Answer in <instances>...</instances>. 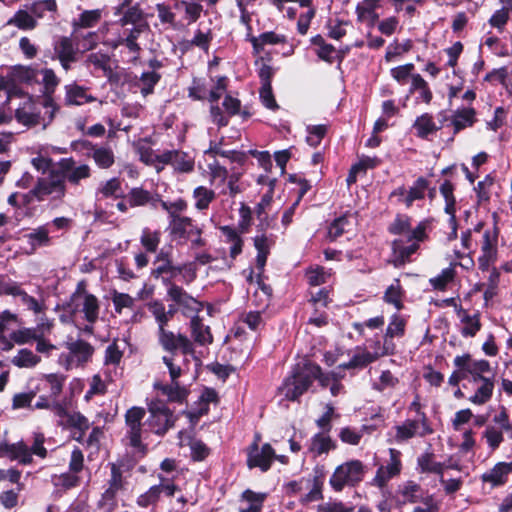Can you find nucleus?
I'll list each match as a JSON object with an SVG mask.
<instances>
[{"label":"nucleus","mask_w":512,"mask_h":512,"mask_svg":"<svg viewBox=\"0 0 512 512\" xmlns=\"http://www.w3.org/2000/svg\"><path fill=\"white\" fill-rule=\"evenodd\" d=\"M162 360L168 368L170 383L156 382L154 387L156 390L160 391L162 395L166 396L169 401L182 403L188 396V389L179 379L186 373L187 357L185 361L182 360L184 366L179 363L176 353L170 356H163Z\"/></svg>","instance_id":"2"},{"label":"nucleus","mask_w":512,"mask_h":512,"mask_svg":"<svg viewBox=\"0 0 512 512\" xmlns=\"http://www.w3.org/2000/svg\"><path fill=\"white\" fill-rule=\"evenodd\" d=\"M150 416L147 420L150 430L157 435H164L174 426L173 412L161 402H153L149 405Z\"/></svg>","instance_id":"16"},{"label":"nucleus","mask_w":512,"mask_h":512,"mask_svg":"<svg viewBox=\"0 0 512 512\" xmlns=\"http://www.w3.org/2000/svg\"><path fill=\"white\" fill-rule=\"evenodd\" d=\"M191 333L194 341L200 345L212 343L213 337L209 326L203 324L198 316H193L190 321Z\"/></svg>","instance_id":"37"},{"label":"nucleus","mask_w":512,"mask_h":512,"mask_svg":"<svg viewBox=\"0 0 512 512\" xmlns=\"http://www.w3.org/2000/svg\"><path fill=\"white\" fill-rule=\"evenodd\" d=\"M98 193L103 197L120 198L124 196L125 191L122 188L121 181L118 178H112L100 185Z\"/></svg>","instance_id":"59"},{"label":"nucleus","mask_w":512,"mask_h":512,"mask_svg":"<svg viewBox=\"0 0 512 512\" xmlns=\"http://www.w3.org/2000/svg\"><path fill=\"white\" fill-rule=\"evenodd\" d=\"M293 492H298L303 489L308 490V492L301 496L300 501L303 504H308L310 502L319 501L323 498L322 488H323V479L318 476H313L312 478L302 479L299 483L292 482L289 484Z\"/></svg>","instance_id":"21"},{"label":"nucleus","mask_w":512,"mask_h":512,"mask_svg":"<svg viewBox=\"0 0 512 512\" xmlns=\"http://www.w3.org/2000/svg\"><path fill=\"white\" fill-rule=\"evenodd\" d=\"M363 474V465L360 461H348L335 469L329 483L335 491H341L345 486H354L359 483Z\"/></svg>","instance_id":"12"},{"label":"nucleus","mask_w":512,"mask_h":512,"mask_svg":"<svg viewBox=\"0 0 512 512\" xmlns=\"http://www.w3.org/2000/svg\"><path fill=\"white\" fill-rule=\"evenodd\" d=\"M433 433V428L428 418L422 420L405 419L403 422L392 426L386 436L389 444L404 445L413 438H424Z\"/></svg>","instance_id":"5"},{"label":"nucleus","mask_w":512,"mask_h":512,"mask_svg":"<svg viewBox=\"0 0 512 512\" xmlns=\"http://www.w3.org/2000/svg\"><path fill=\"white\" fill-rule=\"evenodd\" d=\"M41 74L43 75L42 83L44 88L42 106L45 108L53 109L50 115V119H52L54 112L60 109V107L55 103L53 98L55 90L60 83V79L57 77L54 70L51 68L42 69Z\"/></svg>","instance_id":"24"},{"label":"nucleus","mask_w":512,"mask_h":512,"mask_svg":"<svg viewBox=\"0 0 512 512\" xmlns=\"http://www.w3.org/2000/svg\"><path fill=\"white\" fill-rule=\"evenodd\" d=\"M84 469V455L81 449L74 448L69 460V470L60 475H54L52 482L54 486L62 489H71L80 484L79 473Z\"/></svg>","instance_id":"14"},{"label":"nucleus","mask_w":512,"mask_h":512,"mask_svg":"<svg viewBox=\"0 0 512 512\" xmlns=\"http://www.w3.org/2000/svg\"><path fill=\"white\" fill-rule=\"evenodd\" d=\"M399 492L404 501L417 502L423 498V490L419 484L414 481H407L399 487Z\"/></svg>","instance_id":"55"},{"label":"nucleus","mask_w":512,"mask_h":512,"mask_svg":"<svg viewBox=\"0 0 512 512\" xmlns=\"http://www.w3.org/2000/svg\"><path fill=\"white\" fill-rule=\"evenodd\" d=\"M68 309L75 317L82 313L87 323H95L99 317V300L86 290V283L80 281L70 297Z\"/></svg>","instance_id":"7"},{"label":"nucleus","mask_w":512,"mask_h":512,"mask_svg":"<svg viewBox=\"0 0 512 512\" xmlns=\"http://www.w3.org/2000/svg\"><path fill=\"white\" fill-rule=\"evenodd\" d=\"M275 457L274 449L266 443L259 448L257 440L249 447L247 465L249 468L258 467L262 471H267Z\"/></svg>","instance_id":"20"},{"label":"nucleus","mask_w":512,"mask_h":512,"mask_svg":"<svg viewBox=\"0 0 512 512\" xmlns=\"http://www.w3.org/2000/svg\"><path fill=\"white\" fill-rule=\"evenodd\" d=\"M409 92L411 94L419 92L418 99H421L426 104H430L433 99V93L427 81L420 74L412 75Z\"/></svg>","instance_id":"41"},{"label":"nucleus","mask_w":512,"mask_h":512,"mask_svg":"<svg viewBox=\"0 0 512 512\" xmlns=\"http://www.w3.org/2000/svg\"><path fill=\"white\" fill-rule=\"evenodd\" d=\"M40 361L41 357L27 348L20 349L11 359V363L18 368H33Z\"/></svg>","instance_id":"45"},{"label":"nucleus","mask_w":512,"mask_h":512,"mask_svg":"<svg viewBox=\"0 0 512 512\" xmlns=\"http://www.w3.org/2000/svg\"><path fill=\"white\" fill-rule=\"evenodd\" d=\"M64 90L66 106H80L97 100L96 97L88 93L89 88L78 85L76 82L65 85Z\"/></svg>","instance_id":"27"},{"label":"nucleus","mask_w":512,"mask_h":512,"mask_svg":"<svg viewBox=\"0 0 512 512\" xmlns=\"http://www.w3.org/2000/svg\"><path fill=\"white\" fill-rule=\"evenodd\" d=\"M178 436L180 446L189 445L193 460L202 461L209 455V448L201 440L186 437L183 431H180Z\"/></svg>","instance_id":"35"},{"label":"nucleus","mask_w":512,"mask_h":512,"mask_svg":"<svg viewBox=\"0 0 512 512\" xmlns=\"http://www.w3.org/2000/svg\"><path fill=\"white\" fill-rule=\"evenodd\" d=\"M169 230L171 236L175 239L190 241L193 247L205 245V241L202 238L203 227L191 217L183 216L173 222H169Z\"/></svg>","instance_id":"10"},{"label":"nucleus","mask_w":512,"mask_h":512,"mask_svg":"<svg viewBox=\"0 0 512 512\" xmlns=\"http://www.w3.org/2000/svg\"><path fill=\"white\" fill-rule=\"evenodd\" d=\"M265 498V493H256L249 489L245 490L241 495L239 512H261Z\"/></svg>","instance_id":"34"},{"label":"nucleus","mask_w":512,"mask_h":512,"mask_svg":"<svg viewBox=\"0 0 512 512\" xmlns=\"http://www.w3.org/2000/svg\"><path fill=\"white\" fill-rule=\"evenodd\" d=\"M36 201H61L66 194V184L63 175L57 170L52 169L47 176L38 178L34 186Z\"/></svg>","instance_id":"8"},{"label":"nucleus","mask_w":512,"mask_h":512,"mask_svg":"<svg viewBox=\"0 0 512 512\" xmlns=\"http://www.w3.org/2000/svg\"><path fill=\"white\" fill-rule=\"evenodd\" d=\"M134 146L141 155V160L148 163L155 160L157 163L169 164L181 173H189L194 169V158L188 153L178 150L164 151L161 154L153 155L147 139H139L134 142Z\"/></svg>","instance_id":"3"},{"label":"nucleus","mask_w":512,"mask_h":512,"mask_svg":"<svg viewBox=\"0 0 512 512\" xmlns=\"http://www.w3.org/2000/svg\"><path fill=\"white\" fill-rule=\"evenodd\" d=\"M144 22H146L145 14L144 11L141 9L139 3H136L133 6L126 9L123 16L119 19V24L123 27L128 24L136 26Z\"/></svg>","instance_id":"51"},{"label":"nucleus","mask_w":512,"mask_h":512,"mask_svg":"<svg viewBox=\"0 0 512 512\" xmlns=\"http://www.w3.org/2000/svg\"><path fill=\"white\" fill-rule=\"evenodd\" d=\"M158 202L160 203L162 209L167 212L169 222H173L177 218L183 217L184 215H182V213L185 212L188 208V203L182 198H178L172 202L159 199Z\"/></svg>","instance_id":"47"},{"label":"nucleus","mask_w":512,"mask_h":512,"mask_svg":"<svg viewBox=\"0 0 512 512\" xmlns=\"http://www.w3.org/2000/svg\"><path fill=\"white\" fill-rule=\"evenodd\" d=\"M477 364H483V371L479 372V376H471L469 379V383L477 385V387L468 400L474 405L482 406L488 403L493 396L495 377L487 360H478Z\"/></svg>","instance_id":"9"},{"label":"nucleus","mask_w":512,"mask_h":512,"mask_svg":"<svg viewBox=\"0 0 512 512\" xmlns=\"http://www.w3.org/2000/svg\"><path fill=\"white\" fill-rule=\"evenodd\" d=\"M429 221H421L410 233L407 238H399L393 241V255L391 262L395 267H400L410 261L411 256L419 249V243L428 238L427 230Z\"/></svg>","instance_id":"4"},{"label":"nucleus","mask_w":512,"mask_h":512,"mask_svg":"<svg viewBox=\"0 0 512 512\" xmlns=\"http://www.w3.org/2000/svg\"><path fill=\"white\" fill-rule=\"evenodd\" d=\"M192 196L195 200V208L198 211H204L215 200L216 193L205 186H198L193 190Z\"/></svg>","instance_id":"44"},{"label":"nucleus","mask_w":512,"mask_h":512,"mask_svg":"<svg viewBox=\"0 0 512 512\" xmlns=\"http://www.w3.org/2000/svg\"><path fill=\"white\" fill-rule=\"evenodd\" d=\"M167 293L175 303L185 309L184 313L200 311V302L190 296L182 287L171 284Z\"/></svg>","instance_id":"30"},{"label":"nucleus","mask_w":512,"mask_h":512,"mask_svg":"<svg viewBox=\"0 0 512 512\" xmlns=\"http://www.w3.org/2000/svg\"><path fill=\"white\" fill-rule=\"evenodd\" d=\"M246 41L250 42L253 49V55H258L262 52L266 45L285 44L287 38L283 34H277L274 31H267L261 33L259 36L246 35Z\"/></svg>","instance_id":"28"},{"label":"nucleus","mask_w":512,"mask_h":512,"mask_svg":"<svg viewBox=\"0 0 512 512\" xmlns=\"http://www.w3.org/2000/svg\"><path fill=\"white\" fill-rule=\"evenodd\" d=\"M101 19V12L98 9L85 10L79 15L77 22L73 23L74 29L79 28H91L97 25Z\"/></svg>","instance_id":"62"},{"label":"nucleus","mask_w":512,"mask_h":512,"mask_svg":"<svg viewBox=\"0 0 512 512\" xmlns=\"http://www.w3.org/2000/svg\"><path fill=\"white\" fill-rule=\"evenodd\" d=\"M127 201L131 207L144 206L150 203L155 208L159 199L154 198L150 192L142 188H133L127 195Z\"/></svg>","instance_id":"43"},{"label":"nucleus","mask_w":512,"mask_h":512,"mask_svg":"<svg viewBox=\"0 0 512 512\" xmlns=\"http://www.w3.org/2000/svg\"><path fill=\"white\" fill-rule=\"evenodd\" d=\"M69 354L67 356V369L80 366L88 362L93 354V347L83 340H71L66 343Z\"/></svg>","instance_id":"23"},{"label":"nucleus","mask_w":512,"mask_h":512,"mask_svg":"<svg viewBox=\"0 0 512 512\" xmlns=\"http://www.w3.org/2000/svg\"><path fill=\"white\" fill-rule=\"evenodd\" d=\"M146 28H149L147 22L134 26L130 30L128 36L125 39H123L121 43L124 44L129 49V51L139 53L141 47L138 44L137 39Z\"/></svg>","instance_id":"61"},{"label":"nucleus","mask_w":512,"mask_h":512,"mask_svg":"<svg viewBox=\"0 0 512 512\" xmlns=\"http://www.w3.org/2000/svg\"><path fill=\"white\" fill-rule=\"evenodd\" d=\"M199 401H200V408L198 409V411L195 413H192V412L188 413V416L190 417L191 422H196L199 419V417L208 413L209 404L218 402V394L212 388H205L199 397Z\"/></svg>","instance_id":"40"},{"label":"nucleus","mask_w":512,"mask_h":512,"mask_svg":"<svg viewBox=\"0 0 512 512\" xmlns=\"http://www.w3.org/2000/svg\"><path fill=\"white\" fill-rule=\"evenodd\" d=\"M328 433L329 432L322 431L320 433L315 434L311 438L309 451L314 453L315 455H321L323 453H328L330 450L335 449L336 445Z\"/></svg>","instance_id":"38"},{"label":"nucleus","mask_w":512,"mask_h":512,"mask_svg":"<svg viewBox=\"0 0 512 512\" xmlns=\"http://www.w3.org/2000/svg\"><path fill=\"white\" fill-rule=\"evenodd\" d=\"M476 112L474 108H463L455 112L452 123L454 128H467L472 126L475 121Z\"/></svg>","instance_id":"56"},{"label":"nucleus","mask_w":512,"mask_h":512,"mask_svg":"<svg viewBox=\"0 0 512 512\" xmlns=\"http://www.w3.org/2000/svg\"><path fill=\"white\" fill-rule=\"evenodd\" d=\"M428 189V180L424 177H419L409 189H406L404 186L395 189L391 193V197H397L398 202L409 208L414 201L424 199Z\"/></svg>","instance_id":"19"},{"label":"nucleus","mask_w":512,"mask_h":512,"mask_svg":"<svg viewBox=\"0 0 512 512\" xmlns=\"http://www.w3.org/2000/svg\"><path fill=\"white\" fill-rule=\"evenodd\" d=\"M461 334L464 337H474L481 329L480 317L478 314L469 315L463 311L461 317Z\"/></svg>","instance_id":"50"},{"label":"nucleus","mask_w":512,"mask_h":512,"mask_svg":"<svg viewBox=\"0 0 512 512\" xmlns=\"http://www.w3.org/2000/svg\"><path fill=\"white\" fill-rule=\"evenodd\" d=\"M499 229L494 224L487 227L480 241V256L478 257L479 269L489 271L498 258Z\"/></svg>","instance_id":"13"},{"label":"nucleus","mask_w":512,"mask_h":512,"mask_svg":"<svg viewBox=\"0 0 512 512\" xmlns=\"http://www.w3.org/2000/svg\"><path fill=\"white\" fill-rule=\"evenodd\" d=\"M147 309L158 324V329L165 327L170 321V313H166V307L161 301L153 300L149 302Z\"/></svg>","instance_id":"52"},{"label":"nucleus","mask_w":512,"mask_h":512,"mask_svg":"<svg viewBox=\"0 0 512 512\" xmlns=\"http://www.w3.org/2000/svg\"><path fill=\"white\" fill-rule=\"evenodd\" d=\"M29 9L33 16L43 18L46 12L56 14L58 5L56 0H35Z\"/></svg>","instance_id":"60"},{"label":"nucleus","mask_w":512,"mask_h":512,"mask_svg":"<svg viewBox=\"0 0 512 512\" xmlns=\"http://www.w3.org/2000/svg\"><path fill=\"white\" fill-rule=\"evenodd\" d=\"M160 237L161 233L159 231H151L145 228L142 231L140 242L147 252L154 253L158 249Z\"/></svg>","instance_id":"63"},{"label":"nucleus","mask_w":512,"mask_h":512,"mask_svg":"<svg viewBox=\"0 0 512 512\" xmlns=\"http://www.w3.org/2000/svg\"><path fill=\"white\" fill-rule=\"evenodd\" d=\"M377 360V354L372 356L370 354V350L366 348H357L351 359L344 364L339 365L340 369H356V368H364L370 363H373Z\"/></svg>","instance_id":"36"},{"label":"nucleus","mask_w":512,"mask_h":512,"mask_svg":"<svg viewBox=\"0 0 512 512\" xmlns=\"http://www.w3.org/2000/svg\"><path fill=\"white\" fill-rule=\"evenodd\" d=\"M355 224V217L351 213H345L335 218L328 227V238L336 240L344 233L350 232Z\"/></svg>","instance_id":"31"},{"label":"nucleus","mask_w":512,"mask_h":512,"mask_svg":"<svg viewBox=\"0 0 512 512\" xmlns=\"http://www.w3.org/2000/svg\"><path fill=\"white\" fill-rule=\"evenodd\" d=\"M512 473L507 462H498L492 469L482 475V481L493 487L504 485L508 475Z\"/></svg>","instance_id":"33"},{"label":"nucleus","mask_w":512,"mask_h":512,"mask_svg":"<svg viewBox=\"0 0 512 512\" xmlns=\"http://www.w3.org/2000/svg\"><path fill=\"white\" fill-rule=\"evenodd\" d=\"M39 105L40 103L38 101L29 96L27 101H25L23 105L18 107L15 111V117L18 123L24 126L39 124L41 113Z\"/></svg>","instance_id":"26"},{"label":"nucleus","mask_w":512,"mask_h":512,"mask_svg":"<svg viewBox=\"0 0 512 512\" xmlns=\"http://www.w3.org/2000/svg\"><path fill=\"white\" fill-rule=\"evenodd\" d=\"M339 378L335 373L324 374L319 365L307 362L302 366L297 365L279 389L286 399L294 401L309 389L314 380L325 387Z\"/></svg>","instance_id":"1"},{"label":"nucleus","mask_w":512,"mask_h":512,"mask_svg":"<svg viewBox=\"0 0 512 512\" xmlns=\"http://www.w3.org/2000/svg\"><path fill=\"white\" fill-rule=\"evenodd\" d=\"M381 0H363L358 3L355 12L359 23H366L369 27H374L379 20V14L376 12L380 8Z\"/></svg>","instance_id":"29"},{"label":"nucleus","mask_w":512,"mask_h":512,"mask_svg":"<svg viewBox=\"0 0 512 512\" xmlns=\"http://www.w3.org/2000/svg\"><path fill=\"white\" fill-rule=\"evenodd\" d=\"M126 484L120 468L113 464L108 486L98 501V508L103 512H113L118 507V495L126 489Z\"/></svg>","instance_id":"11"},{"label":"nucleus","mask_w":512,"mask_h":512,"mask_svg":"<svg viewBox=\"0 0 512 512\" xmlns=\"http://www.w3.org/2000/svg\"><path fill=\"white\" fill-rule=\"evenodd\" d=\"M406 321L401 316L394 314L387 326L385 337L391 341L394 337H401L405 332Z\"/></svg>","instance_id":"64"},{"label":"nucleus","mask_w":512,"mask_h":512,"mask_svg":"<svg viewBox=\"0 0 512 512\" xmlns=\"http://www.w3.org/2000/svg\"><path fill=\"white\" fill-rule=\"evenodd\" d=\"M146 411L141 407H132L125 414L126 433L125 439L128 444L138 450L143 448L142 444V421Z\"/></svg>","instance_id":"17"},{"label":"nucleus","mask_w":512,"mask_h":512,"mask_svg":"<svg viewBox=\"0 0 512 512\" xmlns=\"http://www.w3.org/2000/svg\"><path fill=\"white\" fill-rule=\"evenodd\" d=\"M158 341L162 348L166 351L175 353L177 349H180L183 355V361L188 356H194L195 350L193 343L184 335H175L171 331H167L165 327L158 329Z\"/></svg>","instance_id":"18"},{"label":"nucleus","mask_w":512,"mask_h":512,"mask_svg":"<svg viewBox=\"0 0 512 512\" xmlns=\"http://www.w3.org/2000/svg\"><path fill=\"white\" fill-rule=\"evenodd\" d=\"M254 246L257 250V256H256V265L259 270H263L267 257L270 253V248L274 244L273 236H268L267 234H257L254 239Z\"/></svg>","instance_id":"32"},{"label":"nucleus","mask_w":512,"mask_h":512,"mask_svg":"<svg viewBox=\"0 0 512 512\" xmlns=\"http://www.w3.org/2000/svg\"><path fill=\"white\" fill-rule=\"evenodd\" d=\"M504 5L501 9L496 10L491 18L489 24L499 30H502L509 21V13L512 12V0H499Z\"/></svg>","instance_id":"48"},{"label":"nucleus","mask_w":512,"mask_h":512,"mask_svg":"<svg viewBox=\"0 0 512 512\" xmlns=\"http://www.w3.org/2000/svg\"><path fill=\"white\" fill-rule=\"evenodd\" d=\"M35 16L27 12L26 10H18L14 16L8 20V25H14L20 30H33L37 27V21Z\"/></svg>","instance_id":"46"},{"label":"nucleus","mask_w":512,"mask_h":512,"mask_svg":"<svg viewBox=\"0 0 512 512\" xmlns=\"http://www.w3.org/2000/svg\"><path fill=\"white\" fill-rule=\"evenodd\" d=\"M505 437L512 441V418L508 410L501 406L493 415L491 422L486 425L482 432V439L485 440L491 451H496L504 442Z\"/></svg>","instance_id":"6"},{"label":"nucleus","mask_w":512,"mask_h":512,"mask_svg":"<svg viewBox=\"0 0 512 512\" xmlns=\"http://www.w3.org/2000/svg\"><path fill=\"white\" fill-rule=\"evenodd\" d=\"M58 171L63 175L64 183L78 184L82 179L90 176V168L86 164L76 165L72 158L61 159Z\"/></svg>","instance_id":"25"},{"label":"nucleus","mask_w":512,"mask_h":512,"mask_svg":"<svg viewBox=\"0 0 512 512\" xmlns=\"http://www.w3.org/2000/svg\"><path fill=\"white\" fill-rule=\"evenodd\" d=\"M86 62L95 68L104 72L108 79H112V68L110 66V57L107 54L96 52L87 56Z\"/></svg>","instance_id":"54"},{"label":"nucleus","mask_w":512,"mask_h":512,"mask_svg":"<svg viewBox=\"0 0 512 512\" xmlns=\"http://www.w3.org/2000/svg\"><path fill=\"white\" fill-rule=\"evenodd\" d=\"M65 378L58 374H49L46 375L42 381V390H46L48 392V397L57 400L58 396L61 394Z\"/></svg>","instance_id":"42"},{"label":"nucleus","mask_w":512,"mask_h":512,"mask_svg":"<svg viewBox=\"0 0 512 512\" xmlns=\"http://www.w3.org/2000/svg\"><path fill=\"white\" fill-rule=\"evenodd\" d=\"M161 77V74L156 71L143 72L139 78L142 95L147 96L152 94L155 86L161 80Z\"/></svg>","instance_id":"57"},{"label":"nucleus","mask_w":512,"mask_h":512,"mask_svg":"<svg viewBox=\"0 0 512 512\" xmlns=\"http://www.w3.org/2000/svg\"><path fill=\"white\" fill-rule=\"evenodd\" d=\"M421 472H429L442 475L445 465L435 461L434 455L431 453L422 454L417 460Z\"/></svg>","instance_id":"53"},{"label":"nucleus","mask_w":512,"mask_h":512,"mask_svg":"<svg viewBox=\"0 0 512 512\" xmlns=\"http://www.w3.org/2000/svg\"><path fill=\"white\" fill-rule=\"evenodd\" d=\"M0 457L17 461L22 465L31 464L33 461L29 445L22 440L16 443L0 441Z\"/></svg>","instance_id":"22"},{"label":"nucleus","mask_w":512,"mask_h":512,"mask_svg":"<svg viewBox=\"0 0 512 512\" xmlns=\"http://www.w3.org/2000/svg\"><path fill=\"white\" fill-rule=\"evenodd\" d=\"M213 38L214 35L212 29L209 28L205 32L201 29H197L195 31L194 37L185 43V48L188 49L192 46H195L207 53Z\"/></svg>","instance_id":"49"},{"label":"nucleus","mask_w":512,"mask_h":512,"mask_svg":"<svg viewBox=\"0 0 512 512\" xmlns=\"http://www.w3.org/2000/svg\"><path fill=\"white\" fill-rule=\"evenodd\" d=\"M53 49L57 59L77 58V48L68 36L58 37L53 44Z\"/></svg>","instance_id":"39"},{"label":"nucleus","mask_w":512,"mask_h":512,"mask_svg":"<svg viewBox=\"0 0 512 512\" xmlns=\"http://www.w3.org/2000/svg\"><path fill=\"white\" fill-rule=\"evenodd\" d=\"M403 291L400 286V281L395 279L394 282L387 288L384 294L385 302L392 304L397 310L403 308L402 303Z\"/></svg>","instance_id":"58"},{"label":"nucleus","mask_w":512,"mask_h":512,"mask_svg":"<svg viewBox=\"0 0 512 512\" xmlns=\"http://www.w3.org/2000/svg\"><path fill=\"white\" fill-rule=\"evenodd\" d=\"M477 361L468 353L457 355L453 360L455 369L448 379V384L457 387L461 381H469L471 376H479V372L483 371V364H477Z\"/></svg>","instance_id":"15"}]
</instances>
